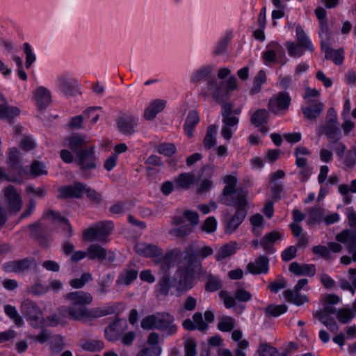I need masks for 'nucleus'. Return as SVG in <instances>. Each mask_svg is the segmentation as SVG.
<instances>
[{
    "instance_id": "1",
    "label": "nucleus",
    "mask_w": 356,
    "mask_h": 356,
    "mask_svg": "<svg viewBox=\"0 0 356 356\" xmlns=\"http://www.w3.org/2000/svg\"><path fill=\"white\" fill-rule=\"evenodd\" d=\"M213 252V249L210 246L201 248L195 241L184 248V256L179 260V267L175 273V282L177 291H187L195 286L197 267L200 266V259H205Z\"/></svg>"
},
{
    "instance_id": "2",
    "label": "nucleus",
    "mask_w": 356,
    "mask_h": 356,
    "mask_svg": "<svg viewBox=\"0 0 356 356\" xmlns=\"http://www.w3.org/2000/svg\"><path fill=\"white\" fill-rule=\"evenodd\" d=\"M175 318L168 312H156L145 317L140 322L143 330L155 329L165 336H172L177 332V326L174 323Z\"/></svg>"
},
{
    "instance_id": "3",
    "label": "nucleus",
    "mask_w": 356,
    "mask_h": 356,
    "mask_svg": "<svg viewBox=\"0 0 356 356\" xmlns=\"http://www.w3.org/2000/svg\"><path fill=\"white\" fill-rule=\"evenodd\" d=\"M199 223V214L197 211L186 209L183 216H175L172 225L177 226L172 228L169 234L178 238H184L194 230V227Z\"/></svg>"
},
{
    "instance_id": "4",
    "label": "nucleus",
    "mask_w": 356,
    "mask_h": 356,
    "mask_svg": "<svg viewBox=\"0 0 356 356\" xmlns=\"http://www.w3.org/2000/svg\"><path fill=\"white\" fill-rule=\"evenodd\" d=\"M65 298L70 301L68 314L70 318L74 321L81 319V314L86 309V305H90L93 300L90 293L83 291L68 293L65 296Z\"/></svg>"
},
{
    "instance_id": "5",
    "label": "nucleus",
    "mask_w": 356,
    "mask_h": 356,
    "mask_svg": "<svg viewBox=\"0 0 356 356\" xmlns=\"http://www.w3.org/2000/svg\"><path fill=\"white\" fill-rule=\"evenodd\" d=\"M76 162L82 177L84 179H90L93 176L92 171L99 165V159L95 154V146H90L83 152H80L76 156Z\"/></svg>"
},
{
    "instance_id": "6",
    "label": "nucleus",
    "mask_w": 356,
    "mask_h": 356,
    "mask_svg": "<svg viewBox=\"0 0 356 356\" xmlns=\"http://www.w3.org/2000/svg\"><path fill=\"white\" fill-rule=\"evenodd\" d=\"M114 229V224L111 220L100 221L89 227L83 232V238L88 241H104Z\"/></svg>"
},
{
    "instance_id": "7",
    "label": "nucleus",
    "mask_w": 356,
    "mask_h": 356,
    "mask_svg": "<svg viewBox=\"0 0 356 356\" xmlns=\"http://www.w3.org/2000/svg\"><path fill=\"white\" fill-rule=\"evenodd\" d=\"M248 191L244 188L236 189V186L226 185L220 197V202L227 206H234L248 202Z\"/></svg>"
},
{
    "instance_id": "8",
    "label": "nucleus",
    "mask_w": 356,
    "mask_h": 356,
    "mask_svg": "<svg viewBox=\"0 0 356 356\" xmlns=\"http://www.w3.org/2000/svg\"><path fill=\"white\" fill-rule=\"evenodd\" d=\"M21 312L33 327H38L43 321L42 313L36 303L27 299L22 302Z\"/></svg>"
},
{
    "instance_id": "9",
    "label": "nucleus",
    "mask_w": 356,
    "mask_h": 356,
    "mask_svg": "<svg viewBox=\"0 0 356 356\" xmlns=\"http://www.w3.org/2000/svg\"><path fill=\"white\" fill-rule=\"evenodd\" d=\"M29 229L31 237L35 240L40 246L49 248L51 240L48 227L40 222H36L30 224Z\"/></svg>"
},
{
    "instance_id": "10",
    "label": "nucleus",
    "mask_w": 356,
    "mask_h": 356,
    "mask_svg": "<svg viewBox=\"0 0 356 356\" xmlns=\"http://www.w3.org/2000/svg\"><path fill=\"white\" fill-rule=\"evenodd\" d=\"M128 329V324L125 319L116 318L104 330V336L106 340L115 342L119 340Z\"/></svg>"
},
{
    "instance_id": "11",
    "label": "nucleus",
    "mask_w": 356,
    "mask_h": 356,
    "mask_svg": "<svg viewBox=\"0 0 356 356\" xmlns=\"http://www.w3.org/2000/svg\"><path fill=\"white\" fill-rule=\"evenodd\" d=\"M234 207L236 208V210L234 216L227 222L225 226L226 234H232L235 232L248 215L249 209L248 202L234 205Z\"/></svg>"
},
{
    "instance_id": "12",
    "label": "nucleus",
    "mask_w": 356,
    "mask_h": 356,
    "mask_svg": "<svg viewBox=\"0 0 356 356\" xmlns=\"http://www.w3.org/2000/svg\"><path fill=\"white\" fill-rule=\"evenodd\" d=\"M291 104V97L286 92H280L269 99L268 107L269 111L275 115L280 111H286Z\"/></svg>"
},
{
    "instance_id": "13",
    "label": "nucleus",
    "mask_w": 356,
    "mask_h": 356,
    "mask_svg": "<svg viewBox=\"0 0 356 356\" xmlns=\"http://www.w3.org/2000/svg\"><path fill=\"white\" fill-rule=\"evenodd\" d=\"M86 184L80 181H74L73 184L61 186L58 188V199H80L83 196Z\"/></svg>"
},
{
    "instance_id": "14",
    "label": "nucleus",
    "mask_w": 356,
    "mask_h": 356,
    "mask_svg": "<svg viewBox=\"0 0 356 356\" xmlns=\"http://www.w3.org/2000/svg\"><path fill=\"white\" fill-rule=\"evenodd\" d=\"M4 196L7 208L10 213H16L19 212L22 207V200L15 187L9 185L4 188Z\"/></svg>"
},
{
    "instance_id": "15",
    "label": "nucleus",
    "mask_w": 356,
    "mask_h": 356,
    "mask_svg": "<svg viewBox=\"0 0 356 356\" xmlns=\"http://www.w3.org/2000/svg\"><path fill=\"white\" fill-rule=\"evenodd\" d=\"M88 258L90 260H97L99 262L107 259L111 263L115 261L116 256L113 251L107 252L106 249L102 245L94 243L90 245L87 248Z\"/></svg>"
},
{
    "instance_id": "16",
    "label": "nucleus",
    "mask_w": 356,
    "mask_h": 356,
    "mask_svg": "<svg viewBox=\"0 0 356 356\" xmlns=\"http://www.w3.org/2000/svg\"><path fill=\"white\" fill-rule=\"evenodd\" d=\"M306 104L301 106L304 118L309 121L316 120L323 111V104L317 99H308Z\"/></svg>"
},
{
    "instance_id": "17",
    "label": "nucleus",
    "mask_w": 356,
    "mask_h": 356,
    "mask_svg": "<svg viewBox=\"0 0 356 356\" xmlns=\"http://www.w3.org/2000/svg\"><path fill=\"white\" fill-rule=\"evenodd\" d=\"M117 307L112 303H107L101 307H94L91 309H86L81 314V319H92L99 318L107 315L113 314L115 312Z\"/></svg>"
},
{
    "instance_id": "18",
    "label": "nucleus",
    "mask_w": 356,
    "mask_h": 356,
    "mask_svg": "<svg viewBox=\"0 0 356 356\" xmlns=\"http://www.w3.org/2000/svg\"><path fill=\"white\" fill-rule=\"evenodd\" d=\"M34 260L24 258L19 260H15L6 262L3 264V270L7 273H15L24 274L31 269Z\"/></svg>"
},
{
    "instance_id": "19",
    "label": "nucleus",
    "mask_w": 356,
    "mask_h": 356,
    "mask_svg": "<svg viewBox=\"0 0 356 356\" xmlns=\"http://www.w3.org/2000/svg\"><path fill=\"white\" fill-rule=\"evenodd\" d=\"M22 154L19 150L16 147H10L8 152V161L9 169L11 171L16 172L17 176L22 179V175L24 173V170L22 166Z\"/></svg>"
},
{
    "instance_id": "20",
    "label": "nucleus",
    "mask_w": 356,
    "mask_h": 356,
    "mask_svg": "<svg viewBox=\"0 0 356 356\" xmlns=\"http://www.w3.org/2000/svg\"><path fill=\"white\" fill-rule=\"evenodd\" d=\"M184 256V251L182 252L180 248H174L170 250H168L164 255L156 257V263L161 265V268L163 270H168L170 268V265L175 261L178 263L180 259H182Z\"/></svg>"
},
{
    "instance_id": "21",
    "label": "nucleus",
    "mask_w": 356,
    "mask_h": 356,
    "mask_svg": "<svg viewBox=\"0 0 356 356\" xmlns=\"http://www.w3.org/2000/svg\"><path fill=\"white\" fill-rule=\"evenodd\" d=\"M208 86L209 89L213 88L212 97L218 103H222L229 98L230 91L227 88L225 82L218 83L214 79H211L208 82Z\"/></svg>"
},
{
    "instance_id": "22",
    "label": "nucleus",
    "mask_w": 356,
    "mask_h": 356,
    "mask_svg": "<svg viewBox=\"0 0 356 356\" xmlns=\"http://www.w3.org/2000/svg\"><path fill=\"white\" fill-rule=\"evenodd\" d=\"M69 147L71 150L77 156L80 152L91 146L86 136L81 134H74L68 138Z\"/></svg>"
},
{
    "instance_id": "23",
    "label": "nucleus",
    "mask_w": 356,
    "mask_h": 356,
    "mask_svg": "<svg viewBox=\"0 0 356 356\" xmlns=\"http://www.w3.org/2000/svg\"><path fill=\"white\" fill-rule=\"evenodd\" d=\"M137 124L138 119L134 115L121 116L117 122L120 132L127 136H131L136 131Z\"/></svg>"
},
{
    "instance_id": "24",
    "label": "nucleus",
    "mask_w": 356,
    "mask_h": 356,
    "mask_svg": "<svg viewBox=\"0 0 356 356\" xmlns=\"http://www.w3.org/2000/svg\"><path fill=\"white\" fill-rule=\"evenodd\" d=\"M222 122L221 135L225 140H229L232 138L234 131L237 129L239 118L232 115H227L222 118Z\"/></svg>"
},
{
    "instance_id": "25",
    "label": "nucleus",
    "mask_w": 356,
    "mask_h": 356,
    "mask_svg": "<svg viewBox=\"0 0 356 356\" xmlns=\"http://www.w3.org/2000/svg\"><path fill=\"white\" fill-rule=\"evenodd\" d=\"M337 241L343 243L349 253L356 250V230L343 229L336 235Z\"/></svg>"
},
{
    "instance_id": "26",
    "label": "nucleus",
    "mask_w": 356,
    "mask_h": 356,
    "mask_svg": "<svg viewBox=\"0 0 356 356\" xmlns=\"http://www.w3.org/2000/svg\"><path fill=\"white\" fill-rule=\"evenodd\" d=\"M213 165H206L202 168L199 178H203V181L197 189L198 193H203L210 191L213 186V181L210 179L213 175Z\"/></svg>"
},
{
    "instance_id": "27",
    "label": "nucleus",
    "mask_w": 356,
    "mask_h": 356,
    "mask_svg": "<svg viewBox=\"0 0 356 356\" xmlns=\"http://www.w3.org/2000/svg\"><path fill=\"white\" fill-rule=\"evenodd\" d=\"M134 250L140 255L145 257H159L163 254V250L154 244L146 243H137L134 246Z\"/></svg>"
},
{
    "instance_id": "28",
    "label": "nucleus",
    "mask_w": 356,
    "mask_h": 356,
    "mask_svg": "<svg viewBox=\"0 0 356 356\" xmlns=\"http://www.w3.org/2000/svg\"><path fill=\"white\" fill-rule=\"evenodd\" d=\"M339 125V122H334L331 119L325 120V124L320 127L318 134H325L330 141L337 138H341V131Z\"/></svg>"
},
{
    "instance_id": "29",
    "label": "nucleus",
    "mask_w": 356,
    "mask_h": 356,
    "mask_svg": "<svg viewBox=\"0 0 356 356\" xmlns=\"http://www.w3.org/2000/svg\"><path fill=\"white\" fill-rule=\"evenodd\" d=\"M321 48L325 51V58L326 60H330L334 62V64L339 65H341L344 60V51L342 48L339 49H333L330 48L327 43H326L323 39L321 41Z\"/></svg>"
},
{
    "instance_id": "30",
    "label": "nucleus",
    "mask_w": 356,
    "mask_h": 356,
    "mask_svg": "<svg viewBox=\"0 0 356 356\" xmlns=\"http://www.w3.org/2000/svg\"><path fill=\"white\" fill-rule=\"evenodd\" d=\"M269 259L266 256L261 255L254 262H250L247 265L249 273L254 275L267 273L269 269Z\"/></svg>"
},
{
    "instance_id": "31",
    "label": "nucleus",
    "mask_w": 356,
    "mask_h": 356,
    "mask_svg": "<svg viewBox=\"0 0 356 356\" xmlns=\"http://www.w3.org/2000/svg\"><path fill=\"white\" fill-rule=\"evenodd\" d=\"M0 118L11 123L14 118L19 115L20 110L16 106H8L6 99L0 94Z\"/></svg>"
},
{
    "instance_id": "32",
    "label": "nucleus",
    "mask_w": 356,
    "mask_h": 356,
    "mask_svg": "<svg viewBox=\"0 0 356 356\" xmlns=\"http://www.w3.org/2000/svg\"><path fill=\"white\" fill-rule=\"evenodd\" d=\"M34 99L37 103L39 110L45 109L51 102V97L49 90L45 87L40 86L35 91Z\"/></svg>"
},
{
    "instance_id": "33",
    "label": "nucleus",
    "mask_w": 356,
    "mask_h": 356,
    "mask_svg": "<svg viewBox=\"0 0 356 356\" xmlns=\"http://www.w3.org/2000/svg\"><path fill=\"white\" fill-rule=\"evenodd\" d=\"M50 218H51V220L53 222H57L60 224L65 225L67 229V232L65 234V238H70V237H72L73 234L72 227L67 218L61 216L60 213L54 210H49V211L44 213L42 218L49 219Z\"/></svg>"
},
{
    "instance_id": "34",
    "label": "nucleus",
    "mask_w": 356,
    "mask_h": 356,
    "mask_svg": "<svg viewBox=\"0 0 356 356\" xmlns=\"http://www.w3.org/2000/svg\"><path fill=\"white\" fill-rule=\"evenodd\" d=\"M195 181V176L191 172H184L178 175L175 179L176 189L187 190Z\"/></svg>"
},
{
    "instance_id": "35",
    "label": "nucleus",
    "mask_w": 356,
    "mask_h": 356,
    "mask_svg": "<svg viewBox=\"0 0 356 356\" xmlns=\"http://www.w3.org/2000/svg\"><path fill=\"white\" fill-rule=\"evenodd\" d=\"M200 121V116L197 111H189L185 122L184 129L188 138L193 136V130Z\"/></svg>"
},
{
    "instance_id": "36",
    "label": "nucleus",
    "mask_w": 356,
    "mask_h": 356,
    "mask_svg": "<svg viewBox=\"0 0 356 356\" xmlns=\"http://www.w3.org/2000/svg\"><path fill=\"white\" fill-rule=\"evenodd\" d=\"M165 106V102L161 99L153 101L144 111V118L147 120L154 119L156 115L162 111Z\"/></svg>"
},
{
    "instance_id": "37",
    "label": "nucleus",
    "mask_w": 356,
    "mask_h": 356,
    "mask_svg": "<svg viewBox=\"0 0 356 356\" xmlns=\"http://www.w3.org/2000/svg\"><path fill=\"white\" fill-rule=\"evenodd\" d=\"M314 317H317L320 322L323 324L331 332L337 333L339 327L334 319L328 314L323 311H318L314 314Z\"/></svg>"
},
{
    "instance_id": "38",
    "label": "nucleus",
    "mask_w": 356,
    "mask_h": 356,
    "mask_svg": "<svg viewBox=\"0 0 356 356\" xmlns=\"http://www.w3.org/2000/svg\"><path fill=\"white\" fill-rule=\"evenodd\" d=\"M59 89L67 96H73L78 92L76 81L65 78H60L58 80Z\"/></svg>"
},
{
    "instance_id": "39",
    "label": "nucleus",
    "mask_w": 356,
    "mask_h": 356,
    "mask_svg": "<svg viewBox=\"0 0 356 356\" xmlns=\"http://www.w3.org/2000/svg\"><path fill=\"white\" fill-rule=\"evenodd\" d=\"M269 119V113L264 108L258 109L254 111L250 118L251 124L259 127L261 125L268 122Z\"/></svg>"
},
{
    "instance_id": "40",
    "label": "nucleus",
    "mask_w": 356,
    "mask_h": 356,
    "mask_svg": "<svg viewBox=\"0 0 356 356\" xmlns=\"http://www.w3.org/2000/svg\"><path fill=\"white\" fill-rule=\"evenodd\" d=\"M216 134L217 127L216 125H209L207 127V134L202 142L205 149H210L216 145Z\"/></svg>"
},
{
    "instance_id": "41",
    "label": "nucleus",
    "mask_w": 356,
    "mask_h": 356,
    "mask_svg": "<svg viewBox=\"0 0 356 356\" xmlns=\"http://www.w3.org/2000/svg\"><path fill=\"white\" fill-rule=\"evenodd\" d=\"M296 38L300 46L310 51H313L314 49L313 44L303 31L302 28L300 26H298L296 29Z\"/></svg>"
},
{
    "instance_id": "42",
    "label": "nucleus",
    "mask_w": 356,
    "mask_h": 356,
    "mask_svg": "<svg viewBox=\"0 0 356 356\" xmlns=\"http://www.w3.org/2000/svg\"><path fill=\"white\" fill-rule=\"evenodd\" d=\"M68 312V309L61 310L60 309L58 312L54 314L47 318V321L50 326L55 327L58 324L64 325L66 323V313Z\"/></svg>"
},
{
    "instance_id": "43",
    "label": "nucleus",
    "mask_w": 356,
    "mask_h": 356,
    "mask_svg": "<svg viewBox=\"0 0 356 356\" xmlns=\"http://www.w3.org/2000/svg\"><path fill=\"white\" fill-rule=\"evenodd\" d=\"M325 211L322 207H313L308 211L309 221L310 224H316L323 220Z\"/></svg>"
},
{
    "instance_id": "44",
    "label": "nucleus",
    "mask_w": 356,
    "mask_h": 356,
    "mask_svg": "<svg viewBox=\"0 0 356 356\" xmlns=\"http://www.w3.org/2000/svg\"><path fill=\"white\" fill-rule=\"evenodd\" d=\"M264 312L268 317H278L287 311V307L285 305H268L264 309Z\"/></svg>"
},
{
    "instance_id": "45",
    "label": "nucleus",
    "mask_w": 356,
    "mask_h": 356,
    "mask_svg": "<svg viewBox=\"0 0 356 356\" xmlns=\"http://www.w3.org/2000/svg\"><path fill=\"white\" fill-rule=\"evenodd\" d=\"M236 252V243H228L222 245L216 254L217 261H220Z\"/></svg>"
},
{
    "instance_id": "46",
    "label": "nucleus",
    "mask_w": 356,
    "mask_h": 356,
    "mask_svg": "<svg viewBox=\"0 0 356 356\" xmlns=\"http://www.w3.org/2000/svg\"><path fill=\"white\" fill-rule=\"evenodd\" d=\"M222 287V284L220 278L213 275L206 282L204 285V289L207 292H215Z\"/></svg>"
},
{
    "instance_id": "47",
    "label": "nucleus",
    "mask_w": 356,
    "mask_h": 356,
    "mask_svg": "<svg viewBox=\"0 0 356 356\" xmlns=\"http://www.w3.org/2000/svg\"><path fill=\"white\" fill-rule=\"evenodd\" d=\"M138 268H127L124 272L119 276V280H121L124 284H131L138 277Z\"/></svg>"
},
{
    "instance_id": "48",
    "label": "nucleus",
    "mask_w": 356,
    "mask_h": 356,
    "mask_svg": "<svg viewBox=\"0 0 356 356\" xmlns=\"http://www.w3.org/2000/svg\"><path fill=\"white\" fill-rule=\"evenodd\" d=\"M4 312L11 320L13 321L16 325L21 326L23 325V321L18 314L15 307L10 305H6L4 306Z\"/></svg>"
},
{
    "instance_id": "49",
    "label": "nucleus",
    "mask_w": 356,
    "mask_h": 356,
    "mask_svg": "<svg viewBox=\"0 0 356 356\" xmlns=\"http://www.w3.org/2000/svg\"><path fill=\"white\" fill-rule=\"evenodd\" d=\"M156 150L159 154L170 157L177 152V148L173 143H163L156 146Z\"/></svg>"
},
{
    "instance_id": "50",
    "label": "nucleus",
    "mask_w": 356,
    "mask_h": 356,
    "mask_svg": "<svg viewBox=\"0 0 356 356\" xmlns=\"http://www.w3.org/2000/svg\"><path fill=\"white\" fill-rule=\"evenodd\" d=\"M104 343L102 340H87L82 345V348L83 350L90 352L100 351L104 349Z\"/></svg>"
},
{
    "instance_id": "51",
    "label": "nucleus",
    "mask_w": 356,
    "mask_h": 356,
    "mask_svg": "<svg viewBox=\"0 0 356 356\" xmlns=\"http://www.w3.org/2000/svg\"><path fill=\"white\" fill-rule=\"evenodd\" d=\"M92 280L90 273H83L80 278L73 279L70 281V285L74 289H81L86 283Z\"/></svg>"
},
{
    "instance_id": "52",
    "label": "nucleus",
    "mask_w": 356,
    "mask_h": 356,
    "mask_svg": "<svg viewBox=\"0 0 356 356\" xmlns=\"http://www.w3.org/2000/svg\"><path fill=\"white\" fill-rule=\"evenodd\" d=\"M30 172L34 177L47 174L44 163L37 160H34L31 164Z\"/></svg>"
},
{
    "instance_id": "53",
    "label": "nucleus",
    "mask_w": 356,
    "mask_h": 356,
    "mask_svg": "<svg viewBox=\"0 0 356 356\" xmlns=\"http://www.w3.org/2000/svg\"><path fill=\"white\" fill-rule=\"evenodd\" d=\"M234 327V321L230 316H223L218 323V328L222 332H230Z\"/></svg>"
},
{
    "instance_id": "54",
    "label": "nucleus",
    "mask_w": 356,
    "mask_h": 356,
    "mask_svg": "<svg viewBox=\"0 0 356 356\" xmlns=\"http://www.w3.org/2000/svg\"><path fill=\"white\" fill-rule=\"evenodd\" d=\"M354 316V313L349 309H340L337 313L338 321L343 324L348 323Z\"/></svg>"
},
{
    "instance_id": "55",
    "label": "nucleus",
    "mask_w": 356,
    "mask_h": 356,
    "mask_svg": "<svg viewBox=\"0 0 356 356\" xmlns=\"http://www.w3.org/2000/svg\"><path fill=\"white\" fill-rule=\"evenodd\" d=\"M159 291L162 295H167L171 288L170 277L168 275L162 276L158 283Z\"/></svg>"
},
{
    "instance_id": "56",
    "label": "nucleus",
    "mask_w": 356,
    "mask_h": 356,
    "mask_svg": "<svg viewBox=\"0 0 356 356\" xmlns=\"http://www.w3.org/2000/svg\"><path fill=\"white\" fill-rule=\"evenodd\" d=\"M23 51L26 55V67L29 68L36 59L35 55L33 53L31 47L28 42L23 44Z\"/></svg>"
},
{
    "instance_id": "57",
    "label": "nucleus",
    "mask_w": 356,
    "mask_h": 356,
    "mask_svg": "<svg viewBox=\"0 0 356 356\" xmlns=\"http://www.w3.org/2000/svg\"><path fill=\"white\" fill-rule=\"evenodd\" d=\"M286 287V281L283 277H279L273 282L270 283L268 289L273 293H277L279 291Z\"/></svg>"
},
{
    "instance_id": "58",
    "label": "nucleus",
    "mask_w": 356,
    "mask_h": 356,
    "mask_svg": "<svg viewBox=\"0 0 356 356\" xmlns=\"http://www.w3.org/2000/svg\"><path fill=\"white\" fill-rule=\"evenodd\" d=\"M211 67H205L200 69L193 74L192 76V81L197 83L202 79L209 78L211 74Z\"/></svg>"
},
{
    "instance_id": "59",
    "label": "nucleus",
    "mask_w": 356,
    "mask_h": 356,
    "mask_svg": "<svg viewBox=\"0 0 356 356\" xmlns=\"http://www.w3.org/2000/svg\"><path fill=\"white\" fill-rule=\"evenodd\" d=\"M270 45L273 49H269L265 51L263 54V58L266 61L274 62L276 59L275 51L280 50L282 47L278 43L275 42H272Z\"/></svg>"
},
{
    "instance_id": "60",
    "label": "nucleus",
    "mask_w": 356,
    "mask_h": 356,
    "mask_svg": "<svg viewBox=\"0 0 356 356\" xmlns=\"http://www.w3.org/2000/svg\"><path fill=\"white\" fill-rule=\"evenodd\" d=\"M193 320L196 325V329L199 331L204 332L208 329V323L203 321L201 312H195L193 316Z\"/></svg>"
},
{
    "instance_id": "61",
    "label": "nucleus",
    "mask_w": 356,
    "mask_h": 356,
    "mask_svg": "<svg viewBox=\"0 0 356 356\" xmlns=\"http://www.w3.org/2000/svg\"><path fill=\"white\" fill-rule=\"evenodd\" d=\"M343 163L348 168H353L356 163V147L352 148L347 152Z\"/></svg>"
},
{
    "instance_id": "62",
    "label": "nucleus",
    "mask_w": 356,
    "mask_h": 356,
    "mask_svg": "<svg viewBox=\"0 0 356 356\" xmlns=\"http://www.w3.org/2000/svg\"><path fill=\"white\" fill-rule=\"evenodd\" d=\"M161 353V348L160 346H150L143 348L136 356H159Z\"/></svg>"
},
{
    "instance_id": "63",
    "label": "nucleus",
    "mask_w": 356,
    "mask_h": 356,
    "mask_svg": "<svg viewBox=\"0 0 356 356\" xmlns=\"http://www.w3.org/2000/svg\"><path fill=\"white\" fill-rule=\"evenodd\" d=\"M277 353L275 348L266 343H261L258 349L259 356H274Z\"/></svg>"
},
{
    "instance_id": "64",
    "label": "nucleus",
    "mask_w": 356,
    "mask_h": 356,
    "mask_svg": "<svg viewBox=\"0 0 356 356\" xmlns=\"http://www.w3.org/2000/svg\"><path fill=\"white\" fill-rule=\"evenodd\" d=\"M286 49L289 56L300 57L303 54L302 47L300 44H296L293 42H288L286 44Z\"/></svg>"
}]
</instances>
